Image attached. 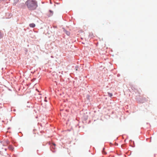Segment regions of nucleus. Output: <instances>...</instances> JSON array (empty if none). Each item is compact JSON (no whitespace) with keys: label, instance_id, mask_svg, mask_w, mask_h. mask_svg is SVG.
<instances>
[{"label":"nucleus","instance_id":"obj_1","mask_svg":"<svg viewBox=\"0 0 157 157\" xmlns=\"http://www.w3.org/2000/svg\"><path fill=\"white\" fill-rule=\"evenodd\" d=\"M25 4L30 10H33L37 6V2L35 0H28L26 2Z\"/></svg>","mask_w":157,"mask_h":157},{"label":"nucleus","instance_id":"obj_2","mask_svg":"<svg viewBox=\"0 0 157 157\" xmlns=\"http://www.w3.org/2000/svg\"><path fill=\"white\" fill-rule=\"evenodd\" d=\"M29 25L30 27L32 28H34L35 26V25L33 23L30 24Z\"/></svg>","mask_w":157,"mask_h":157},{"label":"nucleus","instance_id":"obj_3","mask_svg":"<svg viewBox=\"0 0 157 157\" xmlns=\"http://www.w3.org/2000/svg\"><path fill=\"white\" fill-rule=\"evenodd\" d=\"M108 93L109 96V97H112L113 96L112 94L111 93Z\"/></svg>","mask_w":157,"mask_h":157},{"label":"nucleus","instance_id":"obj_4","mask_svg":"<svg viewBox=\"0 0 157 157\" xmlns=\"http://www.w3.org/2000/svg\"><path fill=\"white\" fill-rule=\"evenodd\" d=\"M9 148L10 150H13V148L12 146H10Z\"/></svg>","mask_w":157,"mask_h":157},{"label":"nucleus","instance_id":"obj_5","mask_svg":"<svg viewBox=\"0 0 157 157\" xmlns=\"http://www.w3.org/2000/svg\"><path fill=\"white\" fill-rule=\"evenodd\" d=\"M2 37V35L1 33V32L0 31V38H1Z\"/></svg>","mask_w":157,"mask_h":157},{"label":"nucleus","instance_id":"obj_6","mask_svg":"<svg viewBox=\"0 0 157 157\" xmlns=\"http://www.w3.org/2000/svg\"><path fill=\"white\" fill-rule=\"evenodd\" d=\"M104 148L103 149V150L102 151V153H103V154H106V153H105L104 151Z\"/></svg>","mask_w":157,"mask_h":157},{"label":"nucleus","instance_id":"obj_7","mask_svg":"<svg viewBox=\"0 0 157 157\" xmlns=\"http://www.w3.org/2000/svg\"><path fill=\"white\" fill-rule=\"evenodd\" d=\"M67 34L68 35H69L70 34V33L69 32H67Z\"/></svg>","mask_w":157,"mask_h":157},{"label":"nucleus","instance_id":"obj_8","mask_svg":"<svg viewBox=\"0 0 157 157\" xmlns=\"http://www.w3.org/2000/svg\"><path fill=\"white\" fill-rule=\"evenodd\" d=\"M53 145L55 146H56V144L54 143L53 144Z\"/></svg>","mask_w":157,"mask_h":157},{"label":"nucleus","instance_id":"obj_9","mask_svg":"<svg viewBox=\"0 0 157 157\" xmlns=\"http://www.w3.org/2000/svg\"><path fill=\"white\" fill-rule=\"evenodd\" d=\"M50 12L51 13H52V11H51V10H50Z\"/></svg>","mask_w":157,"mask_h":157},{"label":"nucleus","instance_id":"obj_10","mask_svg":"<svg viewBox=\"0 0 157 157\" xmlns=\"http://www.w3.org/2000/svg\"><path fill=\"white\" fill-rule=\"evenodd\" d=\"M46 101V100L45 99V101Z\"/></svg>","mask_w":157,"mask_h":157}]
</instances>
